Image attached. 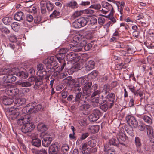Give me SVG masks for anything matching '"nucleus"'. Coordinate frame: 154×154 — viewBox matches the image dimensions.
Segmentation results:
<instances>
[{
	"label": "nucleus",
	"instance_id": "c9c22d12",
	"mask_svg": "<svg viewBox=\"0 0 154 154\" xmlns=\"http://www.w3.org/2000/svg\"><path fill=\"white\" fill-rule=\"evenodd\" d=\"M89 136L88 133H83L80 138H78L76 141V143L78 144H80L82 142V140L85 139Z\"/></svg>",
	"mask_w": 154,
	"mask_h": 154
},
{
	"label": "nucleus",
	"instance_id": "5fc2aeb1",
	"mask_svg": "<svg viewBox=\"0 0 154 154\" xmlns=\"http://www.w3.org/2000/svg\"><path fill=\"white\" fill-rule=\"evenodd\" d=\"M60 12L57 10H54L50 16V17H54L60 15Z\"/></svg>",
	"mask_w": 154,
	"mask_h": 154
},
{
	"label": "nucleus",
	"instance_id": "bf43d9fd",
	"mask_svg": "<svg viewBox=\"0 0 154 154\" xmlns=\"http://www.w3.org/2000/svg\"><path fill=\"white\" fill-rule=\"evenodd\" d=\"M19 24L17 22H14L12 23L11 27L14 30H17L19 28Z\"/></svg>",
	"mask_w": 154,
	"mask_h": 154
},
{
	"label": "nucleus",
	"instance_id": "338daca9",
	"mask_svg": "<svg viewBox=\"0 0 154 154\" xmlns=\"http://www.w3.org/2000/svg\"><path fill=\"white\" fill-rule=\"evenodd\" d=\"M146 125L142 123L138 125L139 129L141 131H143L146 128Z\"/></svg>",
	"mask_w": 154,
	"mask_h": 154
},
{
	"label": "nucleus",
	"instance_id": "e2e57ef3",
	"mask_svg": "<svg viewBox=\"0 0 154 154\" xmlns=\"http://www.w3.org/2000/svg\"><path fill=\"white\" fill-rule=\"evenodd\" d=\"M76 102L80 107H82L85 103L86 102V101L83 100L82 98L81 99L79 100L78 101H75Z\"/></svg>",
	"mask_w": 154,
	"mask_h": 154
},
{
	"label": "nucleus",
	"instance_id": "37998d69",
	"mask_svg": "<svg viewBox=\"0 0 154 154\" xmlns=\"http://www.w3.org/2000/svg\"><path fill=\"white\" fill-rule=\"evenodd\" d=\"M20 71L19 69L16 68H13L11 69H9L8 71L9 74H11L12 75H15L16 76H17L18 74Z\"/></svg>",
	"mask_w": 154,
	"mask_h": 154
},
{
	"label": "nucleus",
	"instance_id": "0e129e2a",
	"mask_svg": "<svg viewBox=\"0 0 154 154\" xmlns=\"http://www.w3.org/2000/svg\"><path fill=\"white\" fill-rule=\"evenodd\" d=\"M135 143L137 146L140 147L141 145L140 140L138 137H136L135 138Z\"/></svg>",
	"mask_w": 154,
	"mask_h": 154
},
{
	"label": "nucleus",
	"instance_id": "a878e982",
	"mask_svg": "<svg viewBox=\"0 0 154 154\" xmlns=\"http://www.w3.org/2000/svg\"><path fill=\"white\" fill-rule=\"evenodd\" d=\"M125 129L127 133L131 136L134 135V131L132 127L129 124H126L125 125Z\"/></svg>",
	"mask_w": 154,
	"mask_h": 154
},
{
	"label": "nucleus",
	"instance_id": "a19ab883",
	"mask_svg": "<svg viewBox=\"0 0 154 154\" xmlns=\"http://www.w3.org/2000/svg\"><path fill=\"white\" fill-rule=\"evenodd\" d=\"M41 141L38 138L32 139V145L38 147L41 145Z\"/></svg>",
	"mask_w": 154,
	"mask_h": 154
},
{
	"label": "nucleus",
	"instance_id": "2f4dec72",
	"mask_svg": "<svg viewBox=\"0 0 154 154\" xmlns=\"http://www.w3.org/2000/svg\"><path fill=\"white\" fill-rule=\"evenodd\" d=\"M35 84L33 85V88L35 89H36L39 88L40 86L42 84L43 82L42 78L40 77H38V78L35 82Z\"/></svg>",
	"mask_w": 154,
	"mask_h": 154
},
{
	"label": "nucleus",
	"instance_id": "6e6d98bb",
	"mask_svg": "<svg viewBox=\"0 0 154 154\" xmlns=\"http://www.w3.org/2000/svg\"><path fill=\"white\" fill-rule=\"evenodd\" d=\"M105 16L103 15L102 16L98 18V22L99 25H103L105 23V20L104 17Z\"/></svg>",
	"mask_w": 154,
	"mask_h": 154
},
{
	"label": "nucleus",
	"instance_id": "c03bdc74",
	"mask_svg": "<svg viewBox=\"0 0 154 154\" xmlns=\"http://www.w3.org/2000/svg\"><path fill=\"white\" fill-rule=\"evenodd\" d=\"M17 76L21 79H26L28 77V75L27 72L20 71Z\"/></svg>",
	"mask_w": 154,
	"mask_h": 154
},
{
	"label": "nucleus",
	"instance_id": "4be33fe9",
	"mask_svg": "<svg viewBox=\"0 0 154 154\" xmlns=\"http://www.w3.org/2000/svg\"><path fill=\"white\" fill-rule=\"evenodd\" d=\"M95 66L94 62L92 60L87 62L85 65V68L87 70L90 71L93 69Z\"/></svg>",
	"mask_w": 154,
	"mask_h": 154
},
{
	"label": "nucleus",
	"instance_id": "393cba45",
	"mask_svg": "<svg viewBox=\"0 0 154 154\" xmlns=\"http://www.w3.org/2000/svg\"><path fill=\"white\" fill-rule=\"evenodd\" d=\"M147 134L151 138L154 135V129L150 125H146Z\"/></svg>",
	"mask_w": 154,
	"mask_h": 154
},
{
	"label": "nucleus",
	"instance_id": "39448f33",
	"mask_svg": "<svg viewBox=\"0 0 154 154\" xmlns=\"http://www.w3.org/2000/svg\"><path fill=\"white\" fill-rule=\"evenodd\" d=\"M87 20L85 17H82L75 20L72 23L73 26L75 28H79L86 25Z\"/></svg>",
	"mask_w": 154,
	"mask_h": 154
},
{
	"label": "nucleus",
	"instance_id": "6ab92c4d",
	"mask_svg": "<svg viewBox=\"0 0 154 154\" xmlns=\"http://www.w3.org/2000/svg\"><path fill=\"white\" fill-rule=\"evenodd\" d=\"M103 151L105 152V154H116L115 149L112 148L111 149L108 144L104 145Z\"/></svg>",
	"mask_w": 154,
	"mask_h": 154
},
{
	"label": "nucleus",
	"instance_id": "7c9ffc66",
	"mask_svg": "<svg viewBox=\"0 0 154 154\" xmlns=\"http://www.w3.org/2000/svg\"><path fill=\"white\" fill-rule=\"evenodd\" d=\"M66 6L72 9H75L78 7L79 5L76 1L73 0L66 3Z\"/></svg>",
	"mask_w": 154,
	"mask_h": 154
},
{
	"label": "nucleus",
	"instance_id": "f257e3e1",
	"mask_svg": "<svg viewBox=\"0 0 154 154\" xmlns=\"http://www.w3.org/2000/svg\"><path fill=\"white\" fill-rule=\"evenodd\" d=\"M42 106L37 103L36 102H32L29 103L23 109V111L25 112H29L30 113H36L41 110Z\"/></svg>",
	"mask_w": 154,
	"mask_h": 154
},
{
	"label": "nucleus",
	"instance_id": "f03ea898",
	"mask_svg": "<svg viewBox=\"0 0 154 154\" xmlns=\"http://www.w3.org/2000/svg\"><path fill=\"white\" fill-rule=\"evenodd\" d=\"M43 137L42 145L45 147L49 146L53 139L54 134L52 133H43L42 134Z\"/></svg>",
	"mask_w": 154,
	"mask_h": 154
},
{
	"label": "nucleus",
	"instance_id": "09e8293b",
	"mask_svg": "<svg viewBox=\"0 0 154 154\" xmlns=\"http://www.w3.org/2000/svg\"><path fill=\"white\" fill-rule=\"evenodd\" d=\"M41 12L42 14H45L46 12V7L44 5V1H41L40 3Z\"/></svg>",
	"mask_w": 154,
	"mask_h": 154
},
{
	"label": "nucleus",
	"instance_id": "79ce46f5",
	"mask_svg": "<svg viewBox=\"0 0 154 154\" xmlns=\"http://www.w3.org/2000/svg\"><path fill=\"white\" fill-rule=\"evenodd\" d=\"M64 55L60 54V53H58L56 54L55 57L58 60L59 63H62V62L64 61V59L65 57Z\"/></svg>",
	"mask_w": 154,
	"mask_h": 154
},
{
	"label": "nucleus",
	"instance_id": "603ef678",
	"mask_svg": "<svg viewBox=\"0 0 154 154\" xmlns=\"http://www.w3.org/2000/svg\"><path fill=\"white\" fill-rule=\"evenodd\" d=\"M103 91L105 92V95H106L107 93H109L110 91L109 85L108 84L104 85L103 89Z\"/></svg>",
	"mask_w": 154,
	"mask_h": 154
},
{
	"label": "nucleus",
	"instance_id": "3c124183",
	"mask_svg": "<svg viewBox=\"0 0 154 154\" xmlns=\"http://www.w3.org/2000/svg\"><path fill=\"white\" fill-rule=\"evenodd\" d=\"M92 105L94 107H97L100 105L98 97H95L93 99Z\"/></svg>",
	"mask_w": 154,
	"mask_h": 154
},
{
	"label": "nucleus",
	"instance_id": "864d4df0",
	"mask_svg": "<svg viewBox=\"0 0 154 154\" xmlns=\"http://www.w3.org/2000/svg\"><path fill=\"white\" fill-rule=\"evenodd\" d=\"M8 37L9 40L11 42H16L17 41V38L14 34H10Z\"/></svg>",
	"mask_w": 154,
	"mask_h": 154
},
{
	"label": "nucleus",
	"instance_id": "e433bc0d",
	"mask_svg": "<svg viewBox=\"0 0 154 154\" xmlns=\"http://www.w3.org/2000/svg\"><path fill=\"white\" fill-rule=\"evenodd\" d=\"M12 19L9 17H6L2 20L3 23L5 25H10L12 23Z\"/></svg>",
	"mask_w": 154,
	"mask_h": 154
},
{
	"label": "nucleus",
	"instance_id": "8fccbe9b",
	"mask_svg": "<svg viewBox=\"0 0 154 154\" xmlns=\"http://www.w3.org/2000/svg\"><path fill=\"white\" fill-rule=\"evenodd\" d=\"M47 64L46 66L47 69H50V70L48 71V72H49L50 73H51L55 70V67L56 66H54L52 64Z\"/></svg>",
	"mask_w": 154,
	"mask_h": 154
},
{
	"label": "nucleus",
	"instance_id": "4468645a",
	"mask_svg": "<svg viewBox=\"0 0 154 154\" xmlns=\"http://www.w3.org/2000/svg\"><path fill=\"white\" fill-rule=\"evenodd\" d=\"M56 57L53 56L48 57L47 58L43 60V63L44 64H52L54 66H56L57 65L56 60Z\"/></svg>",
	"mask_w": 154,
	"mask_h": 154
},
{
	"label": "nucleus",
	"instance_id": "13d9d810",
	"mask_svg": "<svg viewBox=\"0 0 154 154\" xmlns=\"http://www.w3.org/2000/svg\"><path fill=\"white\" fill-rule=\"evenodd\" d=\"M101 5L100 4H94L91 5L90 8H93L97 11L100 10L101 8Z\"/></svg>",
	"mask_w": 154,
	"mask_h": 154
},
{
	"label": "nucleus",
	"instance_id": "bb28decb",
	"mask_svg": "<svg viewBox=\"0 0 154 154\" xmlns=\"http://www.w3.org/2000/svg\"><path fill=\"white\" fill-rule=\"evenodd\" d=\"M32 119V118L28 116H26L24 117H23L18 119L17 123L19 125H21L22 124L25 122H28Z\"/></svg>",
	"mask_w": 154,
	"mask_h": 154
},
{
	"label": "nucleus",
	"instance_id": "ea45409f",
	"mask_svg": "<svg viewBox=\"0 0 154 154\" xmlns=\"http://www.w3.org/2000/svg\"><path fill=\"white\" fill-rule=\"evenodd\" d=\"M14 101V100L12 98L9 97H5L3 99V103L5 105H9L13 103Z\"/></svg>",
	"mask_w": 154,
	"mask_h": 154
},
{
	"label": "nucleus",
	"instance_id": "c756f323",
	"mask_svg": "<svg viewBox=\"0 0 154 154\" xmlns=\"http://www.w3.org/2000/svg\"><path fill=\"white\" fill-rule=\"evenodd\" d=\"M8 92L10 95L14 96L17 95L19 93V91L18 88H14L9 89Z\"/></svg>",
	"mask_w": 154,
	"mask_h": 154
},
{
	"label": "nucleus",
	"instance_id": "423d86ee",
	"mask_svg": "<svg viewBox=\"0 0 154 154\" xmlns=\"http://www.w3.org/2000/svg\"><path fill=\"white\" fill-rule=\"evenodd\" d=\"M101 4L102 7L105 9L108 12L110 11L109 15L112 16L113 15L114 11L112 4L109 3L106 1H103L101 2Z\"/></svg>",
	"mask_w": 154,
	"mask_h": 154
},
{
	"label": "nucleus",
	"instance_id": "dca6fc26",
	"mask_svg": "<svg viewBox=\"0 0 154 154\" xmlns=\"http://www.w3.org/2000/svg\"><path fill=\"white\" fill-rule=\"evenodd\" d=\"M88 78L86 76L79 78L76 82L77 86H80L82 85H85L88 82Z\"/></svg>",
	"mask_w": 154,
	"mask_h": 154
},
{
	"label": "nucleus",
	"instance_id": "9b49d317",
	"mask_svg": "<svg viewBox=\"0 0 154 154\" xmlns=\"http://www.w3.org/2000/svg\"><path fill=\"white\" fill-rule=\"evenodd\" d=\"M106 101L110 104V107H112L114 105L115 99V95L113 92L109 93L106 97Z\"/></svg>",
	"mask_w": 154,
	"mask_h": 154
},
{
	"label": "nucleus",
	"instance_id": "58836bf2",
	"mask_svg": "<svg viewBox=\"0 0 154 154\" xmlns=\"http://www.w3.org/2000/svg\"><path fill=\"white\" fill-rule=\"evenodd\" d=\"M97 150L96 148H88L87 149L82 150V152L83 154H90L91 153L96 152Z\"/></svg>",
	"mask_w": 154,
	"mask_h": 154
},
{
	"label": "nucleus",
	"instance_id": "5701e85b",
	"mask_svg": "<svg viewBox=\"0 0 154 154\" xmlns=\"http://www.w3.org/2000/svg\"><path fill=\"white\" fill-rule=\"evenodd\" d=\"M109 143L110 145H113L117 147L119 146V143L122 144L118 138H116L115 137H114L109 140Z\"/></svg>",
	"mask_w": 154,
	"mask_h": 154
},
{
	"label": "nucleus",
	"instance_id": "cd10ccee",
	"mask_svg": "<svg viewBox=\"0 0 154 154\" xmlns=\"http://www.w3.org/2000/svg\"><path fill=\"white\" fill-rule=\"evenodd\" d=\"M141 118L145 122L148 124L151 125L152 123V117L151 116H148L146 115H143L141 116Z\"/></svg>",
	"mask_w": 154,
	"mask_h": 154
},
{
	"label": "nucleus",
	"instance_id": "f704fd0d",
	"mask_svg": "<svg viewBox=\"0 0 154 154\" xmlns=\"http://www.w3.org/2000/svg\"><path fill=\"white\" fill-rule=\"evenodd\" d=\"M85 19L87 20L86 24L89 23V24L94 25L97 23V20L96 18L92 17L90 18L85 17Z\"/></svg>",
	"mask_w": 154,
	"mask_h": 154
},
{
	"label": "nucleus",
	"instance_id": "412c9836",
	"mask_svg": "<svg viewBox=\"0 0 154 154\" xmlns=\"http://www.w3.org/2000/svg\"><path fill=\"white\" fill-rule=\"evenodd\" d=\"M26 101V99L25 98H17L15 100L14 104L16 106H20L25 104Z\"/></svg>",
	"mask_w": 154,
	"mask_h": 154
},
{
	"label": "nucleus",
	"instance_id": "f8f14e48",
	"mask_svg": "<svg viewBox=\"0 0 154 154\" xmlns=\"http://www.w3.org/2000/svg\"><path fill=\"white\" fill-rule=\"evenodd\" d=\"M60 149L57 144L51 145L49 148V154H57L59 153Z\"/></svg>",
	"mask_w": 154,
	"mask_h": 154
},
{
	"label": "nucleus",
	"instance_id": "de8ad7c7",
	"mask_svg": "<svg viewBox=\"0 0 154 154\" xmlns=\"http://www.w3.org/2000/svg\"><path fill=\"white\" fill-rule=\"evenodd\" d=\"M92 133H94L98 132L99 130V127L98 125L91 126L89 128Z\"/></svg>",
	"mask_w": 154,
	"mask_h": 154
},
{
	"label": "nucleus",
	"instance_id": "473e14b6",
	"mask_svg": "<svg viewBox=\"0 0 154 154\" xmlns=\"http://www.w3.org/2000/svg\"><path fill=\"white\" fill-rule=\"evenodd\" d=\"M32 152L34 154H47V151L44 149L39 150L34 148L31 149Z\"/></svg>",
	"mask_w": 154,
	"mask_h": 154
},
{
	"label": "nucleus",
	"instance_id": "ddd939ff",
	"mask_svg": "<svg viewBox=\"0 0 154 154\" xmlns=\"http://www.w3.org/2000/svg\"><path fill=\"white\" fill-rule=\"evenodd\" d=\"M92 85V82H88L84 86L83 89V94L84 95L89 96L91 94V90L90 88Z\"/></svg>",
	"mask_w": 154,
	"mask_h": 154
},
{
	"label": "nucleus",
	"instance_id": "c85d7f7f",
	"mask_svg": "<svg viewBox=\"0 0 154 154\" xmlns=\"http://www.w3.org/2000/svg\"><path fill=\"white\" fill-rule=\"evenodd\" d=\"M37 128L39 131L42 132V134L44 133V132L46 131L48 129V127L47 125H46L43 123H39L38 125Z\"/></svg>",
	"mask_w": 154,
	"mask_h": 154
},
{
	"label": "nucleus",
	"instance_id": "6e6552de",
	"mask_svg": "<svg viewBox=\"0 0 154 154\" xmlns=\"http://www.w3.org/2000/svg\"><path fill=\"white\" fill-rule=\"evenodd\" d=\"M125 119L128 122L127 124L132 125L134 128L137 127L138 125V122L134 116L128 115L126 116Z\"/></svg>",
	"mask_w": 154,
	"mask_h": 154
},
{
	"label": "nucleus",
	"instance_id": "aec40b11",
	"mask_svg": "<svg viewBox=\"0 0 154 154\" xmlns=\"http://www.w3.org/2000/svg\"><path fill=\"white\" fill-rule=\"evenodd\" d=\"M117 138H118V139H119L123 141H125L126 140L127 137L125 133L123 128L121 129L117 135Z\"/></svg>",
	"mask_w": 154,
	"mask_h": 154
},
{
	"label": "nucleus",
	"instance_id": "0eeeda50",
	"mask_svg": "<svg viewBox=\"0 0 154 154\" xmlns=\"http://www.w3.org/2000/svg\"><path fill=\"white\" fill-rule=\"evenodd\" d=\"M101 115V112L99 110H94L93 113L89 116L90 121L92 122H96L99 119Z\"/></svg>",
	"mask_w": 154,
	"mask_h": 154
},
{
	"label": "nucleus",
	"instance_id": "1a4fd4ad",
	"mask_svg": "<svg viewBox=\"0 0 154 154\" xmlns=\"http://www.w3.org/2000/svg\"><path fill=\"white\" fill-rule=\"evenodd\" d=\"M125 119L128 122L127 124L132 125L134 128L137 127L138 125V122L134 116L128 115L126 116Z\"/></svg>",
	"mask_w": 154,
	"mask_h": 154
},
{
	"label": "nucleus",
	"instance_id": "49530a36",
	"mask_svg": "<svg viewBox=\"0 0 154 154\" xmlns=\"http://www.w3.org/2000/svg\"><path fill=\"white\" fill-rule=\"evenodd\" d=\"M74 81V80L72 79V77L71 76H69L63 80V82L69 85H70Z\"/></svg>",
	"mask_w": 154,
	"mask_h": 154
},
{
	"label": "nucleus",
	"instance_id": "f3484780",
	"mask_svg": "<svg viewBox=\"0 0 154 154\" xmlns=\"http://www.w3.org/2000/svg\"><path fill=\"white\" fill-rule=\"evenodd\" d=\"M16 85L21 87H27L32 86V84L29 81L23 80L18 81L16 82Z\"/></svg>",
	"mask_w": 154,
	"mask_h": 154
},
{
	"label": "nucleus",
	"instance_id": "20e7f679",
	"mask_svg": "<svg viewBox=\"0 0 154 154\" xmlns=\"http://www.w3.org/2000/svg\"><path fill=\"white\" fill-rule=\"evenodd\" d=\"M28 122H25L21 128V131L24 133H27L32 132L35 128V126L32 123Z\"/></svg>",
	"mask_w": 154,
	"mask_h": 154
},
{
	"label": "nucleus",
	"instance_id": "b1692460",
	"mask_svg": "<svg viewBox=\"0 0 154 154\" xmlns=\"http://www.w3.org/2000/svg\"><path fill=\"white\" fill-rule=\"evenodd\" d=\"M25 17L24 13L22 11L17 12L14 16V19L17 21L23 20Z\"/></svg>",
	"mask_w": 154,
	"mask_h": 154
},
{
	"label": "nucleus",
	"instance_id": "680f3d73",
	"mask_svg": "<svg viewBox=\"0 0 154 154\" xmlns=\"http://www.w3.org/2000/svg\"><path fill=\"white\" fill-rule=\"evenodd\" d=\"M96 141L92 139L89 141L87 143L88 145L91 147H94L96 145Z\"/></svg>",
	"mask_w": 154,
	"mask_h": 154
},
{
	"label": "nucleus",
	"instance_id": "052dcab7",
	"mask_svg": "<svg viewBox=\"0 0 154 154\" xmlns=\"http://www.w3.org/2000/svg\"><path fill=\"white\" fill-rule=\"evenodd\" d=\"M82 14V11H77L74 13L73 14V16L74 18H76L81 15Z\"/></svg>",
	"mask_w": 154,
	"mask_h": 154
},
{
	"label": "nucleus",
	"instance_id": "774afa93",
	"mask_svg": "<svg viewBox=\"0 0 154 154\" xmlns=\"http://www.w3.org/2000/svg\"><path fill=\"white\" fill-rule=\"evenodd\" d=\"M0 30L5 34H7L10 33V30L5 27H2L0 28Z\"/></svg>",
	"mask_w": 154,
	"mask_h": 154
},
{
	"label": "nucleus",
	"instance_id": "7ed1b4c3",
	"mask_svg": "<svg viewBox=\"0 0 154 154\" xmlns=\"http://www.w3.org/2000/svg\"><path fill=\"white\" fill-rule=\"evenodd\" d=\"M82 50V48H78L77 45H71L69 46L68 48H61L59 51V53L60 54L64 55L65 56V54L68 51H75L79 52L81 51Z\"/></svg>",
	"mask_w": 154,
	"mask_h": 154
},
{
	"label": "nucleus",
	"instance_id": "72a5a7b5",
	"mask_svg": "<svg viewBox=\"0 0 154 154\" xmlns=\"http://www.w3.org/2000/svg\"><path fill=\"white\" fill-rule=\"evenodd\" d=\"M100 105V109L104 112H106L109 108H111L112 107H110V104L106 101Z\"/></svg>",
	"mask_w": 154,
	"mask_h": 154
},
{
	"label": "nucleus",
	"instance_id": "4d7b16f0",
	"mask_svg": "<svg viewBox=\"0 0 154 154\" xmlns=\"http://www.w3.org/2000/svg\"><path fill=\"white\" fill-rule=\"evenodd\" d=\"M9 68L6 67L0 69V75L6 74L8 72Z\"/></svg>",
	"mask_w": 154,
	"mask_h": 154
},
{
	"label": "nucleus",
	"instance_id": "a211bd4d",
	"mask_svg": "<svg viewBox=\"0 0 154 154\" xmlns=\"http://www.w3.org/2000/svg\"><path fill=\"white\" fill-rule=\"evenodd\" d=\"M98 85L96 83L93 84L92 86L91 89L94 91L91 95L92 97L98 95L101 93V90L99 89H98Z\"/></svg>",
	"mask_w": 154,
	"mask_h": 154
},
{
	"label": "nucleus",
	"instance_id": "4c0bfd02",
	"mask_svg": "<svg viewBox=\"0 0 154 154\" xmlns=\"http://www.w3.org/2000/svg\"><path fill=\"white\" fill-rule=\"evenodd\" d=\"M82 64L77 63L74 65L71 68V70L73 72L77 71L78 70H80L83 67Z\"/></svg>",
	"mask_w": 154,
	"mask_h": 154
},
{
	"label": "nucleus",
	"instance_id": "a18cd8bd",
	"mask_svg": "<svg viewBox=\"0 0 154 154\" xmlns=\"http://www.w3.org/2000/svg\"><path fill=\"white\" fill-rule=\"evenodd\" d=\"M44 5H45L48 11H50L53 10L54 7L53 5L51 2H46L44 1Z\"/></svg>",
	"mask_w": 154,
	"mask_h": 154
},
{
	"label": "nucleus",
	"instance_id": "69168bd1",
	"mask_svg": "<svg viewBox=\"0 0 154 154\" xmlns=\"http://www.w3.org/2000/svg\"><path fill=\"white\" fill-rule=\"evenodd\" d=\"M26 20L29 22H32L34 19L32 15L30 14H27L26 16Z\"/></svg>",
	"mask_w": 154,
	"mask_h": 154
},
{
	"label": "nucleus",
	"instance_id": "9d476101",
	"mask_svg": "<svg viewBox=\"0 0 154 154\" xmlns=\"http://www.w3.org/2000/svg\"><path fill=\"white\" fill-rule=\"evenodd\" d=\"M66 58L68 61L77 62L79 60V57L73 52H71L67 55Z\"/></svg>",
	"mask_w": 154,
	"mask_h": 154
},
{
	"label": "nucleus",
	"instance_id": "2eb2a0df",
	"mask_svg": "<svg viewBox=\"0 0 154 154\" xmlns=\"http://www.w3.org/2000/svg\"><path fill=\"white\" fill-rule=\"evenodd\" d=\"M3 80L5 83L12 82L16 80V77L11 74H9V72H8L6 75L3 77Z\"/></svg>",
	"mask_w": 154,
	"mask_h": 154
}]
</instances>
